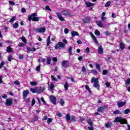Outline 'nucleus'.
Segmentation results:
<instances>
[{"mask_svg":"<svg viewBox=\"0 0 130 130\" xmlns=\"http://www.w3.org/2000/svg\"><path fill=\"white\" fill-rule=\"evenodd\" d=\"M91 83H93V87L97 89V90L100 89V84H99V80L98 78L95 77H92L91 78Z\"/></svg>","mask_w":130,"mask_h":130,"instance_id":"nucleus-1","label":"nucleus"},{"mask_svg":"<svg viewBox=\"0 0 130 130\" xmlns=\"http://www.w3.org/2000/svg\"><path fill=\"white\" fill-rule=\"evenodd\" d=\"M114 122H119L121 124H127V120L121 117H117L114 120Z\"/></svg>","mask_w":130,"mask_h":130,"instance_id":"nucleus-2","label":"nucleus"},{"mask_svg":"<svg viewBox=\"0 0 130 130\" xmlns=\"http://www.w3.org/2000/svg\"><path fill=\"white\" fill-rule=\"evenodd\" d=\"M35 30L36 32V33H44V32L46 31V29L45 28V27H40L35 28Z\"/></svg>","mask_w":130,"mask_h":130,"instance_id":"nucleus-3","label":"nucleus"},{"mask_svg":"<svg viewBox=\"0 0 130 130\" xmlns=\"http://www.w3.org/2000/svg\"><path fill=\"white\" fill-rule=\"evenodd\" d=\"M32 21L34 22H38L39 21V18L37 17V13H34L31 14Z\"/></svg>","mask_w":130,"mask_h":130,"instance_id":"nucleus-4","label":"nucleus"},{"mask_svg":"<svg viewBox=\"0 0 130 130\" xmlns=\"http://www.w3.org/2000/svg\"><path fill=\"white\" fill-rule=\"evenodd\" d=\"M49 98L51 102H52L53 104H56V98H55V96H54V95H51L49 96Z\"/></svg>","mask_w":130,"mask_h":130,"instance_id":"nucleus-5","label":"nucleus"},{"mask_svg":"<svg viewBox=\"0 0 130 130\" xmlns=\"http://www.w3.org/2000/svg\"><path fill=\"white\" fill-rule=\"evenodd\" d=\"M56 16H57L58 19H59V20L60 21H61L62 22L64 21V18H63V17H62V15H61V13H60L59 12H57Z\"/></svg>","mask_w":130,"mask_h":130,"instance_id":"nucleus-6","label":"nucleus"},{"mask_svg":"<svg viewBox=\"0 0 130 130\" xmlns=\"http://www.w3.org/2000/svg\"><path fill=\"white\" fill-rule=\"evenodd\" d=\"M5 104L7 106H11V105L13 104V100L11 99H7Z\"/></svg>","mask_w":130,"mask_h":130,"instance_id":"nucleus-7","label":"nucleus"},{"mask_svg":"<svg viewBox=\"0 0 130 130\" xmlns=\"http://www.w3.org/2000/svg\"><path fill=\"white\" fill-rule=\"evenodd\" d=\"M126 104V101H124V102H119L117 103L118 107L120 108L122 107V106H124Z\"/></svg>","mask_w":130,"mask_h":130,"instance_id":"nucleus-8","label":"nucleus"},{"mask_svg":"<svg viewBox=\"0 0 130 130\" xmlns=\"http://www.w3.org/2000/svg\"><path fill=\"white\" fill-rule=\"evenodd\" d=\"M62 15L64 16H66V17H69L71 16V12H69V11L67 10H64L61 12Z\"/></svg>","mask_w":130,"mask_h":130,"instance_id":"nucleus-9","label":"nucleus"},{"mask_svg":"<svg viewBox=\"0 0 130 130\" xmlns=\"http://www.w3.org/2000/svg\"><path fill=\"white\" fill-rule=\"evenodd\" d=\"M62 67L63 68H68L69 67V62L68 61H62Z\"/></svg>","mask_w":130,"mask_h":130,"instance_id":"nucleus-10","label":"nucleus"},{"mask_svg":"<svg viewBox=\"0 0 130 130\" xmlns=\"http://www.w3.org/2000/svg\"><path fill=\"white\" fill-rule=\"evenodd\" d=\"M98 53L99 54H103V48H102V46L101 45L98 48Z\"/></svg>","mask_w":130,"mask_h":130,"instance_id":"nucleus-11","label":"nucleus"},{"mask_svg":"<svg viewBox=\"0 0 130 130\" xmlns=\"http://www.w3.org/2000/svg\"><path fill=\"white\" fill-rule=\"evenodd\" d=\"M28 94H29V90H24L23 91V99H25L27 96H28Z\"/></svg>","mask_w":130,"mask_h":130,"instance_id":"nucleus-12","label":"nucleus"},{"mask_svg":"<svg viewBox=\"0 0 130 130\" xmlns=\"http://www.w3.org/2000/svg\"><path fill=\"white\" fill-rule=\"evenodd\" d=\"M85 5H86V7H87V8H90V7H93V6L95 5V4L86 2Z\"/></svg>","mask_w":130,"mask_h":130,"instance_id":"nucleus-13","label":"nucleus"},{"mask_svg":"<svg viewBox=\"0 0 130 130\" xmlns=\"http://www.w3.org/2000/svg\"><path fill=\"white\" fill-rule=\"evenodd\" d=\"M37 89H38L37 93L38 94H40V93L43 92L44 91V87H37Z\"/></svg>","mask_w":130,"mask_h":130,"instance_id":"nucleus-14","label":"nucleus"},{"mask_svg":"<svg viewBox=\"0 0 130 130\" xmlns=\"http://www.w3.org/2000/svg\"><path fill=\"white\" fill-rule=\"evenodd\" d=\"M71 35L72 37H75V36H79V32L76 31H72L71 32Z\"/></svg>","mask_w":130,"mask_h":130,"instance_id":"nucleus-15","label":"nucleus"},{"mask_svg":"<svg viewBox=\"0 0 130 130\" xmlns=\"http://www.w3.org/2000/svg\"><path fill=\"white\" fill-rule=\"evenodd\" d=\"M54 87V84H53V83H51L50 85H49V90L53 91Z\"/></svg>","mask_w":130,"mask_h":130,"instance_id":"nucleus-16","label":"nucleus"},{"mask_svg":"<svg viewBox=\"0 0 130 130\" xmlns=\"http://www.w3.org/2000/svg\"><path fill=\"white\" fill-rule=\"evenodd\" d=\"M91 37L93 40L94 41V43H95V44H98V41H97V39L96 38V37H95L94 35L92 34Z\"/></svg>","mask_w":130,"mask_h":130,"instance_id":"nucleus-17","label":"nucleus"},{"mask_svg":"<svg viewBox=\"0 0 130 130\" xmlns=\"http://www.w3.org/2000/svg\"><path fill=\"white\" fill-rule=\"evenodd\" d=\"M7 51L9 53H11V52H13V48H12V47H11L10 46H8L7 48Z\"/></svg>","mask_w":130,"mask_h":130,"instance_id":"nucleus-18","label":"nucleus"},{"mask_svg":"<svg viewBox=\"0 0 130 130\" xmlns=\"http://www.w3.org/2000/svg\"><path fill=\"white\" fill-rule=\"evenodd\" d=\"M96 24L99 27H103V23H102V22L101 21H96Z\"/></svg>","mask_w":130,"mask_h":130,"instance_id":"nucleus-19","label":"nucleus"},{"mask_svg":"<svg viewBox=\"0 0 130 130\" xmlns=\"http://www.w3.org/2000/svg\"><path fill=\"white\" fill-rule=\"evenodd\" d=\"M59 103L61 105V106H63L64 105V101L62 99H60Z\"/></svg>","mask_w":130,"mask_h":130,"instance_id":"nucleus-20","label":"nucleus"},{"mask_svg":"<svg viewBox=\"0 0 130 130\" xmlns=\"http://www.w3.org/2000/svg\"><path fill=\"white\" fill-rule=\"evenodd\" d=\"M50 44V36L48 37V38L47 39V46H49Z\"/></svg>","mask_w":130,"mask_h":130,"instance_id":"nucleus-21","label":"nucleus"},{"mask_svg":"<svg viewBox=\"0 0 130 130\" xmlns=\"http://www.w3.org/2000/svg\"><path fill=\"white\" fill-rule=\"evenodd\" d=\"M37 87L34 88H30V91L32 92V93H37L38 90Z\"/></svg>","mask_w":130,"mask_h":130,"instance_id":"nucleus-22","label":"nucleus"},{"mask_svg":"<svg viewBox=\"0 0 130 130\" xmlns=\"http://www.w3.org/2000/svg\"><path fill=\"white\" fill-rule=\"evenodd\" d=\"M105 126L106 127H107V128H108L109 127H110V126H111V125H112V123L111 122H108L105 124Z\"/></svg>","mask_w":130,"mask_h":130,"instance_id":"nucleus-23","label":"nucleus"},{"mask_svg":"<svg viewBox=\"0 0 130 130\" xmlns=\"http://www.w3.org/2000/svg\"><path fill=\"white\" fill-rule=\"evenodd\" d=\"M64 88L66 90V91H68V90H69V83H68V82H66L64 84Z\"/></svg>","mask_w":130,"mask_h":130,"instance_id":"nucleus-24","label":"nucleus"},{"mask_svg":"<svg viewBox=\"0 0 130 130\" xmlns=\"http://www.w3.org/2000/svg\"><path fill=\"white\" fill-rule=\"evenodd\" d=\"M114 114H121V112L120 110H116L115 111H114L113 112Z\"/></svg>","mask_w":130,"mask_h":130,"instance_id":"nucleus-25","label":"nucleus"},{"mask_svg":"<svg viewBox=\"0 0 130 130\" xmlns=\"http://www.w3.org/2000/svg\"><path fill=\"white\" fill-rule=\"evenodd\" d=\"M46 62L48 64H50V62H51V58H50V57L47 58Z\"/></svg>","mask_w":130,"mask_h":130,"instance_id":"nucleus-26","label":"nucleus"},{"mask_svg":"<svg viewBox=\"0 0 130 130\" xmlns=\"http://www.w3.org/2000/svg\"><path fill=\"white\" fill-rule=\"evenodd\" d=\"M94 34L95 35H96V36H100V32L99 31V30H98V29H96L94 31Z\"/></svg>","mask_w":130,"mask_h":130,"instance_id":"nucleus-27","label":"nucleus"},{"mask_svg":"<svg viewBox=\"0 0 130 130\" xmlns=\"http://www.w3.org/2000/svg\"><path fill=\"white\" fill-rule=\"evenodd\" d=\"M110 5H111V2L110 1H108L105 4V7H106V8H108Z\"/></svg>","mask_w":130,"mask_h":130,"instance_id":"nucleus-28","label":"nucleus"},{"mask_svg":"<svg viewBox=\"0 0 130 130\" xmlns=\"http://www.w3.org/2000/svg\"><path fill=\"white\" fill-rule=\"evenodd\" d=\"M59 47H64L66 46V45H64V43L62 42H59L58 43Z\"/></svg>","mask_w":130,"mask_h":130,"instance_id":"nucleus-29","label":"nucleus"},{"mask_svg":"<svg viewBox=\"0 0 130 130\" xmlns=\"http://www.w3.org/2000/svg\"><path fill=\"white\" fill-rule=\"evenodd\" d=\"M85 89H86V90H87V91H88L89 93L91 94V89H90V87H89V86L86 85H85Z\"/></svg>","mask_w":130,"mask_h":130,"instance_id":"nucleus-30","label":"nucleus"},{"mask_svg":"<svg viewBox=\"0 0 130 130\" xmlns=\"http://www.w3.org/2000/svg\"><path fill=\"white\" fill-rule=\"evenodd\" d=\"M13 28H15V29H17L18 27H19V24L17 22H15L14 24L13 25Z\"/></svg>","mask_w":130,"mask_h":130,"instance_id":"nucleus-31","label":"nucleus"},{"mask_svg":"<svg viewBox=\"0 0 130 130\" xmlns=\"http://www.w3.org/2000/svg\"><path fill=\"white\" fill-rule=\"evenodd\" d=\"M30 84L31 86H36L37 85V82L36 81H31Z\"/></svg>","mask_w":130,"mask_h":130,"instance_id":"nucleus-32","label":"nucleus"},{"mask_svg":"<svg viewBox=\"0 0 130 130\" xmlns=\"http://www.w3.org/2000/svg\"><path fill=\"white\" fill-rule=\"evenodd\" d=\"M119 46H120V48H121V49H122V50L124 49V47H125L124 46V45L123 43H121L120 44Z\"/></svg>","mask_w":130,"mask_h":130,"instance_id":"nucleus-33","label":"nucleus"},{"mask_svg":"<svg viewBox=\"0 0 130 130\" xmlns=\"http://www.w3.org/2000/svg\"><path fill=\"white\" fill-rule=\"evenodd\" d=\"M95 67L97 70H98L99 71H100L101 70V69L100 68V65L99 64L96 63Z\"/></svg>","mask_w":130,"mask_h":130,"instance_id":"nucleus-34","label":"nucleus"},{"mask_svg":"<svg viewBox=\"0 0 130 130\" xmlns=\"http://www.w3.org/2000/svg\"><path fill=\"white\" fill-rule=\"evenodd\" d=\"M16 20V16H13L9 21L10 23H13Z\"/></svg>","mask_w":130,"mask_h":130,"instance_id":"nucleus-35","label":"nucleus"},{"mask_svg":"<svg viewBox=\"0 0 130 130\" xmlns=\"http://www.w3.org/2000/svg\"><path fill=\"white\" fill-rule=\"evenodd\" d=\"M129 112H130L129 109H127L125 110V111H124V114H127L129 113Z\"/></svg>","mask_w":130,"mask_h":130,"instance_id":"nucleus-36","label":"nucleus"},{"mask_svg":"<svg viewBox=\"0 0 130 130\" xmlns=\"http://www.w3.org/2000/svg\"><path fill=\"white\" fill-rule=\"evenodd\" d=\"M66 119H67V120H71V116H70L69 114H67L66 115Z\"/></svg>","mask_w":130,"mask_h":130,"instance_id":"nucleus-37","label":"nucleus"},{"mask_svg":"<svg viewBox=\"0 0 130 130\" xmlns=\"http://www.w3.org/2000/svg\"><path fill=\"white\" fill-rule=\"evenodd\" d=\"M5 66V61H3L0 64V70Z\"/></svg>","mask_w":130,"mask_h":130,"instance_id":"nucleus-38","label":"nucleus"},{"mask_svg":"<svg viewBox=\"0 0 130 130\" xmlns=\"http://www.w3.org/2000/svg\"><path fill=\"white\" fill-rule=\"evenodd\" d=\"M5 66V61H3L0 64V70Z\"/></svg>","mask_w":130,"mask_h":130,"instance_id":"nucleus-39","label":"nucleus"},{"mask_svg":"<svg viewBox=\"0 0 130 130\" xmlns=\"http://www.w3.org/2000/svg\"><path fill=\"white\" fill-rule=\"evenodd\" d=\"M5 66V61H3L0 64V70Z\"/></svg>","mask_w":130,"mask_h":130,"instance_id":"nucleus-40","label":"nucleus"},{"mask_svg":"<svg viewBox=\"0 0 130 130\" xmlns=\"http://www.w3.org/2000/svg\"><path fill=\"white\" fill-rule=\"evenodd\" d=\"M107 74H108V70H104L103 71V75H107Z\"/></svg>","mask_w":130,"mask_h":130,"instance_id":"nucleus-41","label":"nucleus"},{"mask_svg":"<svg viewBox=\"0 0 130 130\" xmlns=\"http://www.w3.org/2000/svg\"><path fill=\"white\" fill-rule=\"evenodd\" d=\"M98 111L99 112H102V111H103V107H99L98 109Z\"/></svg>","mask_w":130,"mask_h":130,"instance_id":"nucleus-42","label":"nucleus"},{"mask_svg":"<svg viewBox=\"0 0 130 130\" xmlns=\"http://www.w3.org/2000/svg\"><path fill=\"white\" fill-rule=\"evenodd\" d=\"M126 85H129L130 84V78L127 79L125 81Z\"/></svg>","mask_w":130,"mask_h":130,"instance_id":"nucleus-43","label":"nucleus"},{"mask_svg":"<svg viewBox=\"0 0 130 130\" xmlns=\"http://www.w3.org/2000/svg\"><path fill=\"white\" fill-rule=\"evenodd\" d=\"M12 58H13V56L12 55H9L8 56L9 61H12Z\"/></svg>","mask_w":130,"mask_h":130,"instance_id":"nucleus-44","label":"nucleus"},{"mask_svg":"<svg viewBox=\"0 0 130 130\" xmlns=\"http://www.w3.org/2000/svg\"><path fill=\"white\" fill-rule=\"evenodd\" d=\"M71 118V120H72V121H76V117H75V116H72Z\"/></svg>","mask_w":130,"mask_h":130,"instance_id":"nucleus-45","label":"nucleus"},{"mask_svg":"<svg viewBox=\"0 0 130 130\" xmlns=\"http://www.w3.org/2000/svg\"><path fill=\"white\" fill-rule=\"evenodd\" d=\"M18 46H19V47H24V46H25V44L23 43H20L19 44Z\"/></svg>","mask_w":130,"mask_h":130,"instance_id":"nucleus-46","label":"nucleus"},{"mask_svg":"<svg viewBox=\"0 0 130 130\" xmlns=\"http://www.w3.org/2000/svg\"><path fill=\"white\" fill-rule=\"evenodd\" d=\"M86 71L87 69H86V68H85L84 66L82 67V72H83V73H86Z\"/></svg>","mask_w":130,"mask_h":130,"instance_id":"nucleus-47","label":"nucleus"},{"mask_svg":"<svg viewBox=\"0 0 130 130\" xmlns=\"http://www.w3.org/2000/svg\"><path fill=\"white\" fill-rule=\"evenodd\" d=\"M39 62H40V61H41L42 62H45V59L41 58L39 59Z\"/></svg>","mask_w":130,"mask_h":130,"instance_id":"nucleus-48","label":"nucleus"},{"mask_svg":"<svg viewBox=\"0 0 130 130\" xmlns=\"http://www.w3.org/2000/svg\"><path fill=\"white\" fill-rule=\"evenodd\" d=\"M21 39L22 40L24 43H26L27 42V41L26 40V39L25 38V37H21Z\"/></svg>","mask_w":130,"mask_h":130,"instance_id":"nucleus-49","label":"nucleus"},{"mask_svg":"<svg viewBox=\"0 0 130 130\" xmlns=\"http://www.w3.org/2000/svg\"><path fill=\"white\" fill-rule=\"evenodd\" d=\"M14 85H20V82H19V81H18V80H16L14 82Z\"/></svg>","mask_w":130,"mask_h":130,"instance_id":"nucleus-50","label":"nucleus"},{"mask_svg":"<svg viewBox=\"0 0 130 130\" xmlns=\"http://www.w3.org/2000/svg\"><path fill=\"white\" fill-rule=\"evenodd\" d=\"M45 9L46 10L49 11V12H51V9H50V7H49L48 6H46Z\"/></svg>","mask_w":130,"mask_h":130,"instance_id":"nucleus-51","label":"nucleus"},{"mask_svg":"<svg viewBox=\"0 0 130 130\" xmlns=\"http://www.w3.org/2000/svg\"><path fill=\"white\" fill-rule=\"evenodd\" d=\"M51 79L52 81H55V82H57V79H55V77L52 75L51 76Z\"/></svg>","mask_w":130,"mask_h":130,"instance_id":"nucleus-52","label":"nucleus"},{"mask_svg":"<svg viewBox=\"0 0 130 130\" xmlns=\"http://www.w3.org/2000/svg\"><path fill=\"white\" fill-rule=\"evenodd\" d=\"M87 122H88V124H89V125H92V120L91 119H89L87 121Z\"/></svg>","mask_w":130,"mask_h":130,"instance_id":"nucleus-53","label":"nucleus"},{"mask_svg":"<svg viewBox=\"0 0 130 130\" xmlns=\"http://www.w3.org/2000/svg\"><path fill=\"white\" fill-rule=\"evenodd\" d=\"M51 121H52V119L51 118H48L47 120V123L48 124H50V122H51Z\"/></svg>","mask_w":130,"mask_h":130,"instance_id":"nucleus-54","label":"nucleus"},{"mask_svg":"<svg viewBox=\"0 0 130 130\" xmlns=\"http://www.w3.org/2000/svg\"><path fill=\"white\" fill-rule=\"evenodd\" d=\"M36 71L37 72H40V65H39L37 68H36Z\"/></svg>","mask_w":130,"mask_h":130,"instance_id":"nucleus-55","label":"nucleus"},{"mask_svg":"<svg viewBox=\"0 0 130 130\" xmlns=\"http://www.w3.org/2000/svg\"><path fill=\"white\" fill-rule=\"evenodd\" d=\"M106 86L107 88H109V87H110V83L109 82H106Z\"/></svg>","mask_w":130,"mask_h":130,"instance_id":"nucleus-56","label":"nucleus"},{"mask_svg":"<svg viewBox=\"0 0 130 130\" xmlns=\"http://www.w3.org/2000/svg\"><path fill=\"white\" fill-rule=\"evenodd\" d=\"M28 21H31L32 17V14L31 15H29L28 16Z\"/></svg>","mask_w":130,"mask_h":130,"instance_id":"nucleus-57","label":"nucleus"},{"mask_svg":"<svg viewBox=\"0 0 130 130\" xmlns=\"http://www.w3.org/2000/svg\"><path fill=\"white\" fill-rule=\"evenodd\" d=\"M64 32L65 33V34H68V33H69V29L65 28L64 30Z\"/></svg>","mask_w":130,"mask_h":130,"instance_id":"nucleus-58","label":"nucleus"},{"mask_svg":"<svg viewBox=\"0 0 130 130\" xmlns=\"http://www.w3.org/2000/svg\"><path fill=\"white\" fill-rule=\"evenodd\" d=\"M41 101L43 102V103L44 104H45V103H46V102L44 100V98H43V97H42V98H41Z\"/></svg>","mask_w":130,"mask_h":130,"instance_id":"nucleus-59","label":"nucleus"},{"mask_svg":"<svg viewBox=\"0 0 130 130\" xmlns=\"http://www.w3.org/2000/svg\"><path fill=\"white\" fill-rule=\"evenodd\" d=\"M37 120H38V116H36L34 118V120L33 121L32 120V122H34V121H37Z\"/></svg>","mask_w":130,"mask_h":130,"instance_id":"nucleus-60","label":"nucleus"},{"mask_svg":"<svg viewBox=\"0 0 130 130\" xmlns=\"http://www.w3.org/2000/svg\"><path fill=\"white\" fill-rule=\"evenodd\" d=\"M55 49H58L59 48V44H58L55 46Z\"/></svg>","mask_w":130,"mask_h":130,"instance_id":"nucleus-61","label":"nucleus"},{"mask_svg":"<svg viewBox=\"0 0 130 130\" xmlns=\"http://www.w3.org/2000/svg\"><path fill=\"white\" fill-rule=\"evenodd\" d=\"M48 118V117H47V116H45L43 118V120H47Z\"/></svg>","mask_w":130,"mask_h":130,"instance_id":"nucleus-62","label":"nucleus"},{"mask_svg":"<svg viewBox=\"0 0 130 130\" xmlns=\"http://www.w3.org/2000/svg\"><path fill=\"white\" fill-rule=\"evenodd\" d=\"M26 12V9L23 8L21 9V13H25Z\"/></svg>","mask_w":130,"mask_h":130,"instance_id":"nucleus-63","label":"nucleus"},{"mask_svg":"<svg viewBox=\"0 0 130 130\" xmlns=\"http://www.w3.org/2000/svg\"><path fill=\"white\" fill-rule=\"evenodd\" d=\"M10 5H15V2L13 1H9Z\"/></svg>","mask_w":130,"mask_h":130,"instance_id":"nucleus-64","label":"nucleus"}]
</instances>
